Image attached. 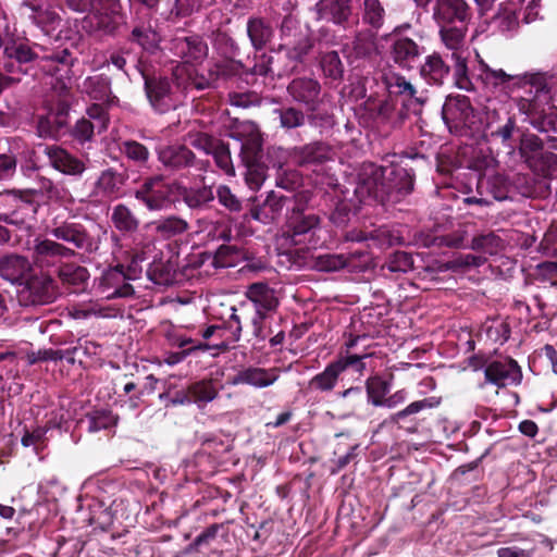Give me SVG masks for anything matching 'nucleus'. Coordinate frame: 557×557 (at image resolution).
I'll list each match as a JSON object with an SVG mask.
<instances>
[{
    "mask_svg": "<svg viewBox=\"0 0 557 557\" xmlns=\"http://www.w3.org/2000/svg\"><path fill=\"white\" fill-rule=\"evenodd\" d=\"M70 51L64 48L62 51L53 52L45 59L51 62L49 72L52 76L51 88L52 106L46 115H41L37 122L38 134L41 137L59 139L70 134L69 125V62Z\"/></svg>",
    "mask_w": 557,
    "mask_h": 557,
    "instance_id": "obj_1",
    "label": "nucleus"
},
{
    "mask_svg": "<svg viewBox=\"0 0 557 557\" xmlns=\"http://www.w3.org/2000/svg\"><path fill=\"white\" fill-rule=\"evenodd\" d=\"M389 176H394L393 180L399 178L401 183H386L384 170L380 166L374 164L363 166L358 175V182L355 188L356 196L362 202L371 199L383 202L387 200L393 193L407 195L412 190V177L405 169L393 170Z\"/></svg>",
    "mask_w": 557,
    "mask_h": 557,
    "instance_id": "obj_2",
    "label": "nucleus"
},
{
    "mask_svg": "<svg viewBox=\"0 0 557 557\" xmlns=\"http://www.w3.org/2000/svg\"><path fill=\"white\" fill-rule=\"evenodd\" d=\"M471 9L466 0H436L433 18L444 46L456 48L466 41Z\"/></svg>",
    "mask_w": 557,
    "mask_h": 557,
    "instance_id": "obj_3",
    "label": "nucleus"
},
{
    "mask_svg": "<svg viewBox=\"0 0 557 557\" xmlns=\"http://www.w3.org/2000/svg\"><path fill=\"white\" fill-rule=\"evenodd\" d=\"M88 8H91L90 12L74 21L77 32L111 34L116 29L120 23L119 0H72V10L85 12Z\"/></svg>",
    "mask_w": 557,
    "mask_h": 557,
    "instance_id": "obj_4",
    "label": "nucleus"
},
{
    "mask_svg": "<svg viewBox=\"0 0 557 557\" xmlns=\"http://www.w3.org/2000/svg\"><path fill=\"white\" fill-rule=\"evenodd\" d=\"M442 115L448 131L456 136L473 137L483 131L481 117L466 96L448 97Z\"/></svg>",
    "mask_w": 557,
    "mask_h": 557,
    "instance_id": "obj_5",
    "label": "nucleus"
},
{
    "mask_svg": "<svg viewBox=\"0 0 557 557\" xmlns=\"http://www.w3.org/2000/svg\"><path fill=\"white\" fill-rule=\"evenodd\" d=\"M33 261L39 268H53L64 283H70V249L51 238L36 237Z\"/></svg>",
    "mask_w": 557,
    "mask_h": 557,
    "instance_id": "obj_6",
    "label": "nucleus"
},
{
    "mask_svg": "<svg viewBox=\"0 0 557 557\" xmlns=\"http://www.w3.org/2000/svg\"><path fill=\"white\" fill-rule=\"evenodd\" d=\"M37 196L38 191L34 189L4 191L1 195V202L9 211L0 213V222L23 227L38 211Z\"/></svg>",
    "mask_w": 557,
    "mask_h": 557,
    "instance_id": "obj_7",
    "label": "nucleus"
},
{
    "mask_svg": "<svg viewBox=\"0 0 557 557\" xmlns=\"http://www.w3.org/2000/svg\"><path fill=\"white\" fill-rule=\"evenodd\" d=\"M181 184L166 183L160 175L149 177L135 190V198L143 202L149 211H161L171 208L174 195Z\"/></svg>",
    "mask_w": 557,
    "mask_h": 557,
    "instance_id": "obj_8",
    "label": "nucleus"
},
{
    "mask_svg": "<svg viewBox=\"0 0 557 557\" xmlns=\"http://www.w3.org/2000/svg\"><path fill=\"white\" fill-rule=\"evenodd\" d=\"M158 160L170 172H181L190 168L207 171L209 161L199 160L187 146L171 144L159 146L156 150Z\"/></svg>",
    "mask_w": 557,
    "mask_h": 557,
    "instance_id": "obj_9",
    "label": "nucleus"
},
{
    "mask_svg": "<svg viewBox=\"0 0 557 557\" xmlns=\"http://www.w3.org/2000/svg\"><path fill=\"white\" fill-rule=\"evenodd\" d=\"M398 99L388 97L385 99H368L364 108L376 125L395 128L407 119V109L397 108Z\"/></svg>",
    "mask_w": 557,
    "mask_h": 557,
    "instance_id": "obj_10",
    "label": "nucleus"
},
{
    "mask_svg": "<svg viewBox=\"0 0 557 557\" xmlns=\"http://www.w3.org/2000/svg\"><path fill=\"white\" fill-rule=\"evenodd\" d=\"M321 219L318 214L306 212L300 207H294L287 215L286 235L295 245L305 243L307 235L313 236L320 228Z\"/></svg>",
    "mask_w": 557,
    "mask_h": 557,
    "instance_id": "obj_11",
    "label": "nucleus"
},
{
    "mask_svg": "<svg viewBox=\"0 0 557 557\" xmlns=\"http://www.w3.org/2000/svg\"><path fill=\"white\" fill-rule=\"evenodd\" d=\"M440 404L441 398L434 396L414 400L408 404L405 408L391 414L383 421L382 425H396L398 429H404L409 433H414L418 430L414 417L422 410L436 408Z\"/></svg>",
    "mask_w": 557,
    "mask_h": 557,
    "instance_id": "obj_12",
    "label": "nucleus"
},
{
    "mask_svg": "<svg viewBox=\"0 0 557 557\" xmlns=\"http://www.w3.org/2000/svg\"><path fill=\"white\" fill-rule=\"evenodd\" d=\"M53 282L50 276H32L26 280L18 293L20 301L25 306L48 304L53 299Z\"/></svg>",
    "mask_w": 557,
    "mask_h": 557,
    "instance_id": "obj_13",
    "label": "nucleus"
},
{
    "mask_svg": "<svg viewBox=\"0 0 557 557\" xmlns=\"http://www.w3.org/2000/svg\"><path fill=\"white\" fill-rule=\"evenodd\" d=\"M145 90L151 107L158 113H165L175 108L172 99L171 83L169 78L162 76L144 75Z\"/></svg>",
    "mask_w": 557,
    "mask_h": 557,
    "instance_id": "obj_14",
    "label": "nucleus"
},
{
    "mask_svg": "<svg viewBox=\"0 0 557 557\" xmlns=\"http://www.w3.org/2000/svg\"><path fill=\"white\" fill-rule=\"evenodd\" d=\"M287 94L293 101L302 104L309 111H315L321 94L320 83L311 77H297L287 85Z\"/></svg>",
    "mask_w": 557,
    "mask_h": 557,
    "instance_id": "obj_15",
    "label": "nucleus"
},
{
    "mask_svg": "<svg viewBox=\"0 0 557 557\" xmlns=\"http://www.w3.org/2000/svg\"><path fill=\"white\" fill-rule=\"evenodd\" d=\"M484 374L487 382L499 387L518 384L522 377L521 369L513 359L490 362L484 370Z\"/></svg>",
    "mask_w": 557,
    "mask_h": 557,
    "instance_id": "obj_16",
    "label": "nucleus"
},
{
    "mask_svg": "<svg viewBox=\"0 0 557 557\" xmlns=\"http://www.w3.org/2000/svg\"><path fill=\"white\" fill-rule=\"evenodd\" d=\"M232 137L243 140V161H259L262 150V137L256 123L246 121L240 123Z\"/></svg>",
    "mask_w": 557,
    "mask_h": 557,
    "instance_id": "obj_17",
    "label": "nucleus"
},
{
    "mask_svg": "<svg viewBox=\"0 0 557 557\" xmlns=\"http://www.w3.org/2000/svg\"><path fill=\"white\" fill-rule=\"evenodd\" d=\"M383 82L389 94V97L398 96L401 98L400 104L403 108H412L414 113L420 110L423 101L416 96L417 91L414 87L408 81H406L405 77L389 72L384 74Z\"/></svg>",
    "mask_w": 557,
    "mask_h": 557,
    "instance_id": "obj_18",
    "label": "nucleus"
},
{
    "mask_svg": "<svg viewBox=\"0 0 557 557\" xmlns=\"http://www.w3.org/2000/svg\"><path fill=\"white\" fill-rule=\"evenodd\" d=\"M172 50L175 55L185 62H200L208 55V45L197 36L178 37L172 41Z\"/></svg>",
    "mask_w": 557,
    "mask_h": 557,
    "instance_id": "obj_19",
    "label": "nucleus"
},
{
    "mask_svg": "<svg viewBox=\"0 0 557 557\" xmlns=\"http://www.w3.org/2000/svg\"><path fill=\"white\" fill-rule=\"evenodd\" d=\"M189 225L186 220L177 215L163 216L145 225L156 239L169 240L184 234Z\"/></svg>",
    "mask_w": 557,
    "mask_h": 557,
    "instance_id": "obj_20",
    "label": "nucleus"
},
{
    "mask_svg": "<svg viewBox=\"0 0 557 557\" xmlns=\"http://www.w3.org/2000/svg\"><path fill=\"white\" fill-rule=\"evenodd\" d=\"M423 52L424 47L409 37L399 36L392 44V58L401 67H412Z\"/></svg>",
    "mask_w": 557,
    "mask_h": 557,
    "instance_id": "obj_21",
    "label": "nucleus"
},
{
    "mask_svg": "<svg viewBox=\"0 0 557 557\" xmlns=\"http://www.w3.org/2000/svg\"><path fill=\"white\" fill-rule=\"evenodd\" d=\"M451 52L453 78L455 86L465 91H473L474 85L469 76L468 58L466 55V41L460 42L458 47L444 46Z\"/></svg>",
    "mask_w": 557,
    "mask_h": 557,
    "instance_id": "obj_22",
    "label": "nucleus"
},
{
    "mask_svg": "<svg viewBox=\"0 0 557 557\" xmlns=\"http://www.w3.org/2000/svg\"><path fill=\"white\" fill-rule=\"evenodd\" d=\"M289 198L271 190L262 205L251 209V216L264 224L276 221L283 213Z\"/></svg>",
    "mask_w": 557,
    "mask_h": 557,
    "instance_id": "obj_23",
    "label": "nucleus"
},
{
    "mask_svg": "<svg viewBox=\"0 0 557 557\" xmlns=\"http://www.w3.org/2000/svg\"><path fill=\"white\" fill-rule=\"evenodd\" d=\"M478 59V79L486 87L491 89H496L498 87H505L510 82L513 84H520L522 78L517 75L507 74L502 69H493L481 57L476 54Z\"/></svg>",
    "mask_w": 557,
    "mask_h": 557,
    "instance_id": "obj_24",
    "label": "nucleus"
},
{
    "mask_svg": "<svg viewBox=\"0 0 557 557\" xmlns=\"http://www.w3.org/2000/svg\"><path fill=\"white\" fill-rule=\"evenodd\" d=\"M318 20L344 24L351 15L350 0H320L315 7Z\"/></svg>",
    "mask_w": 557,
    "mask_h": 557,
    "instance_id": "obj_25",
    "label": "nucleus"
},
{
    "mask_svg": "<svg viewBox=\"0 0 557 557\" xmlns=\"http://www.w3.org/2000/svg\"><path fill=\"white\" fill-rule=\"evenodd\" d=\"M277 379L276 369L248 367L237 372L233 377V384H247L256 388H263L274 384Z\"/></svg>",
    "mask_w": 557,
    "mask_h": 557,
    "instance_id": "obj_26",
    "label": "nucleus"
},
{
    "mask_svg": "<svg viewBox=\"0 0 557 557\" xmlns=\"http://www.w3.org/2000/svg\"><path fill=\"white\" fill-rule=\"evenodd\" d=\"M247 36L252 48L261 51L274 37V27L271 22L261 16H251L247 21Z\"/></svg>",
    "mask_w": 557,
    "mask_h": 557,
    "instance_id": "obj_27",
    "label": "nucleus"
},
{
    "mask_svg": "<svg viewBox=\"0 0 557 557\" xmlns=\"http://www.w3.org/2000/svg\"><path fill=\"white\" fill-rule=\"evenodd\" d=\"M422 78L432 85L441 86L450 74V66L444 61L440 52L428 55L420 67Z\"/></svg>",
    "mask_w": 557,
    "mask_h": 557,
    "instance_id": "obj_28",
    "label": "nucleus"
},
{
    "mask_svg": "<svg viewBox=\"0 0 557 557\" xmlns=\"http://www.w3.org/2000/svg\"><path fill=\"white\" fill-rule=\"evenodd\" d=\"M246 297L253 304L255 311L262 313L269 314L278 306L274 289L265 283L251 284L246 292Z\"/></svg>",
    "mask_w": 557,
    "mask_h": 557,
    "instance_id": "obj_29",
    "label": "nucleus"
},
{
    "mask_svg": "<svg viewBox=\"0 0 557 557\" xmlns=\"http://www.w3.org/2000/svg\"><path fill=\"white\" fill-rule=\"evenodd\" d=\"M30 271L32 263L24 256L11 253L0 259V275L12 283L24 280Z\"/></svg>",
    "mask_w": 557,
    "mask_h": 557,
    "instance_id": "obj_30",
    "label": "nucleus"
},
{
    "mask_svg": "<svg viewBox=\"0 0 557 557\" xmlns=\"http://www.w3.org/2000/svg\"><path fill=\"white\" fill-rule=\"evenodd\" d=\"M333 156L332 148L322 141L311 143L296 150V158L301 165L322 164L332 160Z\"/></svg>",
    "mask_w": 557,
    "mask_h": 557,
    "instance_id": "obj_31",
    "label": "nucleus"
},
{
    "mask_svg": "<svg viewBox=\"0 0 557 557\" xmlns=\"http://www.w3.org/2000/svg\"><path fill=\"white\" fill-rule=\"evenodd\" d=\"M110 220L114 228L124 234L137 232L140 225L137 215L124 203H119L112 208Z\"/></svg>",
    "mask_w": 557,
    "mask_h": 557,
    "instance_id": "obj_32",
    "label": "nucleus"
},
{
    "mask_svg": "<svg viewBox=\"0 0 557 557\" xmlns=\"http://www.w3.org/2000/svg\"><path fill=\"white\" fill-rule=\"evenodd\" d=\"M519 152L528 166L533 171H537L543 154H546V151L543 150L542 139L533 134L521 138Z\"/></svg>",
    "mask_w": 557,
    "mask_h": 557,
    "instance_id": "obj_33",
    "label": "nucleus"
},
{
    "mask_svg": "<svg viewBox=\"0 0 557 557\" xmlns=\"http://www.w3.org/2000/svg\"><path fill=\"white\" fill-rule=\"evenodd\" d=\"M367 400L373 407H380L391 393L392 384L381 375H372L364 383Z\"/></svg>",
    "mask_w": 557,
    "mask_h": 557,
    "instance_id": "obj_34",
    "label": "nucleus"
},
{
    "mask_svg": "<svg viewBox=\"0 0 557 557\" xmlns=\"http://www.w3.org/2000/svg\"><path fill=\"white\" fill-rule=\"evenodd\" d=\"M178 194L189 209H202L214 199L211 187L202 186L199 188H187L181 185Z\"/></svg>",
    "mask_w": 557,
    "mask_h": 557,
    "instance_id": "obj_35",
    "label": "nucleus"
},
{
    "mask_svg": "<svg viewBox=\"0 0 557 557\" xmlns=\"http://www.w3.org/2000/svg\"><path fill=\"white\" fill-rule=\"evenodd\" d=\"M495 29L507 38L513 37L519 28L520 22L515 10L504 8L494 17Z\"/></svg>",
    "mask_w": 557,
    "mask_h": 557,
    "instance_id": "obj_36",
    "label": "nucleus"
},
{
    "mask_svg": "<svg viewBox=\"0 0 557 557\" xmlns=\"http://www.w3.org/2000/svg\"><path fill=\"white\" fill-rule=\"evenodd\" d=\"M341 374L342 373L337 369L336 364L334 363V361H332L325 367V369L322 372L315 374L309 381V388L319 392H331L336 386Z\"/></svg>",
    "mask_w": 557,
    "mask_h": 557,
    "instance_id": "obj_37",
    "label": "nucleus"
},
{
    "mask_svg": "<svg viewBox=\"0 0 557 557\" xmlns=\"http://www.w3.org/2000/svg\"><path fill=\"white\" fill-rule=\"evenodd\" d=\"M504 240L494 232L476 235L472 238L469 248L472 250L494 256L504 249Z\"/></svg>",
    "mask_w": 557,
    "mask_h": 557,
    "instance_id": "obj_38",
    "label": "nucleus"
},
{
    "mask_svg": "<svg viewBox=\"0 0 557 557\" xmlns=\"http://www.w3.org/2000/svg\"><path fill=\"white\" fill-rule=\"evenodd\" d=\"M124 183L125 176L123 173L108 169L99 176L97 186L104 196L117 197Z\"/></svg>",
    "mask_w": 557,
    "mask_h": 557,
    "instance_id": "obj_39",
    "label": "nucleus"
},
{
    "mask_svg": "<svg viewBox=\"0 0 557 557\" xmlns=\"http://www.w3.org/2000/svg\"><path fill=\"white\" fill-rule=\"evenodd\" d=\"M81 89L95 100H107L111 94L110 79L103 75L89 76L84 79Z\"/></svg>",
    "mask_w": 557,
    "mask_h": 557,
    "instance_id": "obj_40",
    "label": "nucleus"
},
{
    "mask_svg": "<svg viewBox=\"0 0 557 557\" xmlns=\"http://www.w3.org/2000/svg\"><path fill=\"white\" fill-rule=\"evenodd\" d=\"M115 283H122V285L116 286L112 293L108 294L107 298L127 297L134 293L132 285L124 283L123 265L110 270L102 278L104 286L113 287Z\"/></svg>",
    "mask_w": 557,
    "mask_h": 557,
    "instance_id": "obj_41",
    "label": "nucleus"
},
{
    "mask_svg": "<svg viewBox=\"0 0 557 557\" xmlns=\"http://www.w3.org/2000/svg\"><path fill=\"white\" fill-rule=\"evenodd\" d=\"M131 40L138 44L144 50L153 51L158 48L160 36L149 24H140L133 28Z\"/></svg>",
    "mask_w": 557,
    "mask_h": 557,
    "instance_id": "obj_42",
    "label": "nucleus"
},
{
    "mask_svg": "<svg viewBox=\"0 0 557 557\" xmlns=\"http://www.w3.org/2000/svg\"><path fill=\"white\" fill-rule=\"evenodd\" d=\"M371 354H350L348 350L339 351L337 358L334 360L337 369L341 373H344L346 370L351 369L354 372L359 373L360 375L364 372L367 366L364 360L369 358Z\"/></svg>",
    "mask_w": 557,
    "mask_h": 557,
    "instance_id": "obj_43",
    "label": "nucleus"
},
{
    "mask_svg": "<svg viewBox=\"0 0 557 557\" xmlns=\"http://www.w3.org/2000/svg\"><path fill=\"white\" fill-rule=\"evenodd\" d=\"M188 394H190L191 400L198 406L201 404H208L216 398L219 391L212 381H199L188 386Z\"/></svg>",
    "mask_w": 557,
    "mask_h": 557,
    "instance_id": "obj_44",
    "label": "nucleus"
},
{
    "mask_svg": "<svg viewBox=\"0 0 557 557\" xmlns=\"http://www.w3.org/2000/svg\"><path fill=\"white\" fill-rule=\"evenodd\" d=\"M385 9L380 0H363L362 21L374 29L383 26Z\"/></svg>",
    "mask_w": 557,
    "mask_h": 557,
    "instance_id": "obj_45",
    "label": "nucleus"
},
{
    "mask_svg": "<svg viewBox=\"0 0 557 557\" xmlns=\"http://www.w3.org/2000/svg\"><path fill=\"white\" fill-rule=\"evenodd\" d=\"M349 263V257L344 253H323L314 258L313 268L322 272H334L346 268Z\"/></svg>",
    "mask_w": 557,
    "mask_h": 557,
    "instance_id": "obj_46",
    "label": "nucleus"
},
{
    "mask_svg": "<svg viewBox=\"0 0 557 557\" xmlns=\"http://www.w3.org/2000/svg\"><path fill=\"white\" fill-rule=\"evenodd\" d=\"M154 250V244L152 240L137 242L134 239V246L127 251V258L129 259V270L134 273L141 270L140 264L148 259V256Z\"/></svg>",
    "mask_w": 557,
    "mask_h": 557,
    "instance_id": "obj_47",
    "label": "nucleus"
},
{
    "mask_svg": "<svg viewBox=\"0 0 557 557\" xmlns=\"http://www.w3.org/2000/svg\"><path fill=\"white\" fill-rule=\"evenodd\" d=\"M356 58H370L376 53L375 36L369 32L359 33L352 41Z\"/></svg>",
    "mask_w": 557,
    "mask_h": 557,
    "instance_id": "obj_48",
    "label": "nucleus"
},
{
    "mask_svg": "<svg viewBox=\"0 0 557 557\" xmlns=\"http://www.w3.org/2000/svg\"><path fill=\"white\" fill-rule=\"evenodd\" d=\"M274 113L278 115L280 124L285 129H293L305 125V113L294 107L275 109Z\"/></svg>",
    "mask_w": 557,
    "mask_h": 557,
    "instance_id": "obj_49",
    "label": "nucleus"
},
{
    "mask_svg": "<svg viewBox=\"0 0 557 557\" xmlns=\"http://www.w3.org/2000/svg\"><path fill=\"white\" fill-rule=\"evenodd\" d=\"M72 244L85 252H91L97 248L90 230L79 223H72Z\"/></svg>",
    "mask_w": 557,
    "mask_h": 557,
    "instance_id": "obj_50",
    "label": "nucleus"
},
{
    "mask_svg": "<svg viewBox=\"0 0 557 557\" xmlns=\"http://www.w3.org/2000/svg\"><path fill=\"white\" fill-rule=\"evenodd\" d=\"M245 181L250 189H259L265 181L267 168L259 161H246Z\"/></svg>",
    "mask_w": 557,
    "mask_h": 557,
    "instance_id": "obj_51",
    "label": "nucleus"
},
{
    "mask_svg": "<svg viewBox=\"0 0 557 557\" xmlns=\"http://www.w3.org/2000/svg\"><path fill=\"white\" fill-rule=\"evenodd\" d=\"M311 49L312 40L306 35H301L293 47L280 46V50H285L286 57L294 62H302Z\"/></svg>",
    "mask_w": 557,
    "mask_h": 557,
    "instance_id": "obj_52",
    "label": "nucleus"
},
{
    "mask_svg": "<svg viewBox=\"0 0 557 557\" xmlns=\"http://www.w3.org/2000/svg\"><path fill=\"white\" fill-rule=\"evenodd\" d=\"M321 67L325 76L338 79L343 76L344 66L336 51H329L321 58Z\"/></svg>",
    "mask_w": 557,
    "mask_h": 557,
    "instance_id": "obj_53",
    "label": "nucleus"
},
{
    "mask_svg": "<svg viewBox=\"0 0 557 557\" xmlns=\"http://www.w3.org/2000/svg\"><path fill=\"white\" fill-rule=\"evenodd\" d=\"M86 423L89 432H97L116 425L117 418L111 411H96L88 417Z\"/></svg>",
    "mask_w": 557,
    "mask_h": 557,
    "instance_id": "obj_54",
    "label": "nucleus"
},
{
    "mask_svg": "<svg viewBox=\"0 0 557 557\" xmlns=\"http://www.w3.org/2000/svg\"><path fill=\"white\" fill-rule=\"evenodd\" d=\"M35 14L33 15L34 21L40 26L46 33L54 30L61 23L62 18L60 15L50 9H34Z\"/></svg>",
    "mask_w": 557,
    "mask_h": 557,
    "instance_id": "obj_55",
    "label": "nucleus"
},
{
    "mask_svg": "<svg viewBox=\"0 0 557 557\" xmlns=\"http://www.w3.org/2000/svg\"><path fill=\"white\" fill-rule=\"evenodd\" d=\"M3 53L5 58L16 60L20 64L32 62L37 58L32 48L24 44L5 46Z\"/></svg>",
    "mask_w": 557,
    "mask_h": 557,
    "instance_id": "obj_56",
    "label": "nucleus"
},
{
    "mask_svg": "<svg viewBox=\"0 0 557 557\" xmlns=\"http://www.w3.org/2000/svg\"><path fill=\"white\" fill-rule=\"evenodd\" d=\"M486 258L472 253L456 256L448 262V268L453 271H465L471 268H479L484 264Z\"/></svg>",
    "mask_w": 557,
    "mask_h": 557,
    "instance_id": "obj_57",
    "label": "nucleus"
},
{
    "mask_svg": "<svg viewBox=\"0 0 557 557\" xmlns=\"http://www.w3.org/2000/svg\"><path fill=\"white\" fill-rule=\"evenodd\" d=\"M77 506H76V518L73 522L88 525L95 522L96 516L92 511V507L95 505V502L92 498H77Z\"/></svg>",
    "mask_w": 557,
    "mask_h": 557,
    "instance_id": "obj_58",
    "label": "nucleus"
},
{
    "mask_svg": "<svg viewBox=\"0 0 557 557\" xmlns=\"http://www.w3.org/2000/svg\"><path fill=\"white\" fill-rule=\"evenodd\" d=\"M121 150L128 159L138 163H145L149 159L147 147L135 140L124 141Z\"/></svg>",
    "mask_w": 557,
    "mask_h": 557,
    "instance_id": "obj_59",
    "label": "nucleus"
},
{
    "mask_svg": "<svg viewBox=\"0 0 557 557\" xmlns=\"http://www.w3.org/2000/svg\"><path fill=\"white\" fill-rule=\"evenodd\" d=\"M213 156L216 165L228 175H234V166L231 159V152L228 146L223 141L216 146L211 153Z\"/></svg>",
    "mask_w": 557,
    "mask_h": 557,
    "instance_id": "obj_60",
    "label": "nucleus"
},
{
    "mask_svg": "<svg viewBox=\"0 0 557 557\" xmlns=\"http://www.w3.org/2000/svg\"><path fill=\"white\" fill-rule=\"evenodd\" d=\"M413 267L412 256L405 251H396L387 262V269L391 272H408Z\"/></svg>",
    "mask_w": 557,
    "mask_h": 557,
    "instance_id": "obj_61",
    "label": "nucleus"
},
{
    "mask_svg": "<svg viewBox=\"0 0 557 557\" xmlns=\"http://www.w3.org/2000/svg\"><path fill=\"white\" fill-rule=\"evenodd\" d=\"M216 197L219 202L232 212L242 210V201L232 193L231 188L226 185H220L216 188Z\"/></svg>",
    "mask_w": 557,
    "mask_h": 557,
    "instance_id": "obj_62",
    "label": "nucleus"
},
{
    "mask_svg": "<svg viewBox=\"0 0 557 557\" xmlns=\"http://www.w3.org/2000/svg\"><path fill=\"white\" fill-rule=\"evenodd\" d=\"M64 358V351L61 349H39L37 351H27L24 359L29 366H33L40 361L47 360H61Z\"/></svg>",
    "mask_w": 557,
    "mask_h": 557,
    "instance_id": "obj_63",
    "label": "nucleus"
},
{
    "mask_svg": "<svg viewBox=\"0 0 557 557\" xmlns=\"http://www.w3.org/2000/svg\"><path fill=\"white\" fill-rule=\"evenodd\" d=\"M48 156L54 169L63 174L70 173V154L66 150L51 147L48 150Z\"/></svg>",
    "mask_w": 557,
    "mask_h": 557,
    "instance_id": "obj_64",
    "label": "nucleus"
}]
</instances>
